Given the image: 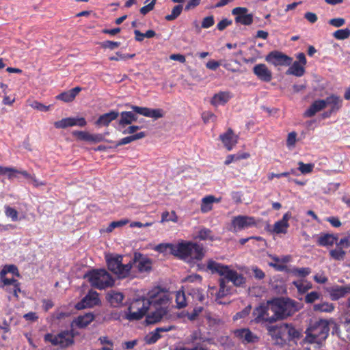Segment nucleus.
<instances>
[{
    "label": "nucleus",
    "mask_w": 350,
    "mask_h": 350,
    "mask_svg": "<svg viewBox=\"0 0 350 350\" xmlns=\"http://www.w3.org/2000/svg\"><path fill=\"white\" fill-rule=\"evenodd\" d=\"M248 10L245 7H236L232 14L235 16V22L243 25H250L253 23V14H247Z\"/></svg>",
    "instance_id": "13"
},
{
    "label": "nucleus",
    "mask_w": 350,
    "mask_h": 350,
    "mask_svg": "<svg viewBox=\"0 0 350 350\" xmlns=\"http://www.w3.org/2000/svg\"><path fill=\"white\" fill-rule=\"evenodd\" d=\"M32 108L36 109L40 111H47L49 110L51 106H46L38 101H33L29 105Z\"/></svg>",
    "instance_id": "63"
},
{
    "label": "nucleus",
    "mask_w": 350,
    "mask_h": 350,
    "mask_svg": "<svg viewBox=\"0 0 350 350\" xmlns=\"http://www.w3.org/2000/svg\"><path fill=\"white\" fill-rule=\"evenodd\" d=\"M146 135V134L145 132H139L136 134L124 137L115 144L114 148H117L119 146L125 145V144H129L133 141H135V140H137L139 139H142V138L145 137Z\"/></svg>",
    "instance_id": "36"
},
{
    "label": "nucleus",
    "mask_w": 350,
    "mask_h": 350,
    "mask_svg": "<svg viewBox=\"0 0 350 350\" xmlns=\"http://www.w3.org/2000/svg\"><path fill=\"white\" fill-rule=\"evenodd\" d=\"M191 295L194 299L196 300L203 302L204 301V295L203 293V291L200 288L193 289L191 292Z\"/></svg>",
    "instance_id": "59"
},
{
    "label": "nucleus",
    "mask_w": 350,
    "mask_h": 350,
    "mask_svg": "<svg viewBox=\"0 0 350 350\" xmlns=\"http://www.w3.org/2000/svg\"><path fill=\"white\" fill-rule=\"evenodd\" d=\"M150 296L153 301L151 306L154 310L146 316V321L147 324H154L167 314L170 299L169 294L159 287L150 291Z\"/></svg>",
    "instance_id": "2"
},
{
    "label": "nucleus",
    "mask_w": 350,
    "mask_h": 350,
    "mask_svg": "<svg viewBox=\"0 0 350 350\" xmlns=\"http://www.w3.org/2000/svg\"><path fill=\"white\" fill-rule=\"evenodd\" d=\"M94 319L92 313H86L84 315L79 316L75 321L76 325L79 328L87 327Z\"/></svg>",
    "instance_id": "33"
},
{
    "label": "nucleus",
    "mask_w": 350,
    "mask_h": 350,
    "mask_svg": "<svg viewBox=\"0 0 350 350\" xmlns=\"http://www.w3.org/2000/svg\"><path fill=\"white\" fill-rule=\"evenodd\" d=\"M119 113L116 111H111L109 113H104L98 118L95 124L97 126H108L113 120L117 119Z\"/></svg>",
    "instance_id": "27"
},
{
    "label": "nucleus",
    "mask_w": 350,
    "mask_h": 350,
    "mask_svg": "<svg viewBox=\"0 0 350 350\" xmlns=\"http://www.w3.org/2000/svg\"><path fill=\"white\" fill-rule=\"evenodd\" d=\"M325 102V106L327 105L331 107L329 114L336 112L342 106V100L339 96L336 95H331L323 100Z\"/></svg>",
    "instance_id": "29"
},
{
    "label": "nucleus",
    "mask_w": 350,
    "mask_h": 350,
    "mask_svg": "<svg viewBox=\"0 0 350 350\" xmlns=\"http://www.w3.org/2000/svg\"><path fill=\"white\" fill-rule=\"evenodd\" d=\"M177 308L180 309L187 306L186 296L183 291H178L176 295Z\"/></svg>",
    "instance_id": "42"
},
{
    "label": "nucleus",
    "mask_w": 350,
    "mask_h": 350,
    "mask_svg": "<svg viewBox=\"0 0 350 350\" xmlns=\"http://www.w3.org/2000/svg\"><path fill=\"white\" fill-rule=\"evenodd\" d=\"M129 223L128 219H121L119 221H114L109 224L106 229L107 232H111L116 228L122 227Z\"/></svg>",
    "instance_id": "45"
},
{
    "label": "nucleus",
    "mask_w": 350,
    "mask_h": 350,
    "mask_svg": "<svg viewBox=\"0 0 350 350\" xmlns=\"http://www.w3.org/2000/svg\"><path fill=\"white\" fill-rule=\"evenodd\" d=\"M251 270L252 271V272L254 273V277L256 280H262L265 278V273L262 271V270L259 269L258 267L253 266V267H252Z\"/></svg>",
    "instance_id": "62"
},
{
    "label": "nucleus",
    "mask_w": 350,
    "mask_h": 350,
    "mask_svg": "<svg viewBox=\"0 0 350 350\" xmlns=\"http://www.w3.org/2000/svg\"><path fill=\"white\" fill-rule=\"evenodd\" d=\"M269 256L273 260V262H268L269 267L278 271H283L286 269V265L280 263L281 258L271 254H269Z\"/></svg>",
    "instance_id": "38"
},
{
    "label": "nucleus",
    "mask_w": 350,
    "mask_h": 350,
    "mask_svg": "<svg viewBox=\"0 0 350 350\" xmlns=\"http://www.w3.org/2000/svg\"><path fill=\"white\" fill-rule=\"evenodd\" d=\"M5 215L10 217L12 221H16L18 219V213L16 209L9 206H5Z\"/></svg>",
    "instance_id": "51"
},
{
    "label": "nucleus",
    "mask_w": 350,
    "mask_h": 350,
    "mask_svg": "<svg viewBox=\"0 0 350 350\" xmlns=\"http://www.w3.org/2000/svg\"><path fill=\"white\" fill-rule=\"evenodd\" d=\"M81 91V88L75 87L68 91L62 92L56 96V98L65 103L72 102L75 100L77 95Z\"/></svg>",
    "instance_id": "28"
},
{
    "label": "nucleus",
    "mask_w": 350,
    "mask_h": 350,
    "mask_svg": "<svg viewBox=\"0 0 350 350\" xmlns=\"http://www.w3.org/2000/svg\"><path fill=\"white\" fill-rule=\"evenodd\" d=\"M176 247H177V244L161 243L156 246L155 250L159 252H165L169 250L170 254L176 256Z\"/></svg>",
    "instance_id": "41"
},
{
    "label": "nucleus",
    "mask_w": 350,
    "mask_h": 350,
    "mask_svg": "<svg viewBox=\"0 0 350 350\" xmlns=\"http://www.w3.org/2000/svg\"><path fill=\"white\" fill-rule=\"evenodd\" d=\"M152 303L149 291L147 297L138 298L131 302L128 308V312L126 314V318L129 321L142 319Z\"/></svg>",
    "instance_id": "6"
},
{
    "label": "nucleus",
    "mask_w": 350,
    "mask_h": 350,
    "mask_svg": "<svg viewBox=\"0 0 350 350\" xmlns=\"http://www.w3.org/2000/svg\"><path fill=\"white\" fill-rule=\"evenodd\" d=\"M291 212L286 213L282 219L276 221L273 225V231L276 234H286L289 227L288 220L291 218Z\"/></svg>",
    "instance_id": "22"
},
{
    "label": "nucleus",
    "mask_w": 350,
    "mask_h": 350,
    "mask_svg": "<svg viewBox=\"0 0 350 350\" xmlns=\"http://www.w3.org/2000/svg\"><path fill=\"white\" fill-rule=\"evenodd\" d=\"M287 323L278 325V340H286Z\"/></svg>",
    "instance_id": "54"
},
{
    "label": "nucleus",
    "mask_w": 350,
    "mask_h": 350,
    "mask_svg": "<svg viewBox=\"0 0 350 350\" xmlns=\"http://www.w3.org/2000/svg\"><path fill=\"white\" fill-rule=\"evenodd\" d=\"M267 329L269 335L273 338L278 340V325H268Z\"/></svg>",
    "instance_id": "64"
},
{
    "label": "nucleus",
    "mask_w": 350,
    "mask_h": 350,
    "mask_svg": "<svg viewBox=\"0 0 350 350\" xmlns=\"http://www.w3.org/2000/svg\"><path fill=\"white\" fill-rule=\"evenodd\" d=\"M108 269L120 278L129 275L132 268L131 261L126 265L122 264V256H116L107 258Z\"/></svg>",
    "instance_id": "8"
},
{
    "label": "nucleus",
    "mask_w": 350,
    "mask_h": 350,
    "mask_svg": "<svg viewBox=\"0 0 350 350\" xmlns=\"http://www.w3.org/2000/svg\"><path fill=\"white\" fill-rule=\"evenodd\" d=\"M265 60L277 66H290L292 64L293 58L278 51L270 52L265 57Z\"/></svg>",
    "instance_id": "12"
},
{
    "label": "nucleus",
    "mask_w": 350,
    "mask_h": 350,
    "mask_svg": "<svg viewBox=\"0 0 350 350\" xmlns=\"http://www.w3.org/2000/svg\"><path fill=\"white\" fill-rule=\"evenodd\" d=\"M321 293L317 291H312L308 293L305 297V302L307 304L314 303L320 298Z\"/></svg>",
    "instance_id": "53"
},
{
    "label": "nucleus",
    "mask_w": 350,
    "mask_h": 350,
    "mask_svg": "<svg viewBox=\"0 0 350 350\" xmlns=\"http://www.w3.org/2000/svg\"><path fill=\"white\" fill-rule=\"evenodd\" d=\"M0 280L1 282L3 283V284L1 286V287H7L9 286H13V295L18 298V293L21 291L20 288V283L18 282V280H15L14 278H7L5 275H0Z\"/></svg>",
    "instance_id": "31"
},
{
    "label": "nucleus",
    "mask_w": 350,
    "mask_h": 350,
    "mask_svg": "<svg viewBox=\"0 0 350 350\" xmlns=\"http://www.w3.org/2000/svg\"><path fill=\"white\" fill-rule=\"evenodd\" d=\"M120 45V42H113L110 40H106L104 42H102L100 43V46L103 49H110L111 50L115 49L118 47H119Z\"/></svg>",
    "instance_id": "58"
},
{
    "label": "nucleus",
    "mask_w": 350,
    "mask_h": 350,
    "mask_svg": "<svg viewBox=\"0 0 350 350\" xmlns=\"http://www.w3.org/2000/svg\"><path fill=\"white\" fill-rule=\"evenodd\" d=\"M183 5H177L174 7L170 14L166 15L165 18L166 21H171L176 19L182 12Z\"/></svg>",
    "instance_id": "43"
},
{
    "label": "nucleus",
    "mask_w": 350,
    "mask_h": 350,
    "mask_svg": "<svg viewBox=\"0 0 350 350\" xmlns=\"http://www.w3.org/2000/svg\"><path fill=\"white\" fill-rule=\"evenodd\" d=\"M131 108L134 112L146 117L154 118V120L164 116L163 110L162 109H151L135 105H133Z\"/></svg>",
    "instance_id": "15"
},
{
    "label": "nucleus",
    "mask_w": 350,
    "mask_h": 350,
    "mask_svg": "<svg viewBox=\"0 0 350 350\" xmlns=\"http://www.w3.org/2000/svg\"><path fill=\"white\" fill-rule=\"evenodd\" d=\"M198 237L201 240H214L211 230L207 228L200 230Z\"/></svg>",
    "instance_id": "50"
},
{
    "label": "nucleus",
    "mask_w": 350,
    "mask_h": 350,
    "mask_svg": "<svg viewBox=\"0 0 350 350\" xmlns=\"http://www.w3.org/2000/svg\"><path fill=\"white\" fill-rule=\"evenodd\" d=\"M72 135L76 136L78 139L90 142V133L86 131H73Z\"/></svg>",
    "instance_id": "57"
},
{
    "label": "nucleus",
    "mask_w": 350,
    "mask_h": 350,
    "mask_svg": "<svg viewBox=\"0 0 350 350\" xmlns=\"http://www.w3.org/2000/svg\"><path fill=\"white\" fill-rule=\"evenodd\" d=\"M120 116L118 124L122 126L130 124L137 119V117L132 111H123L121 113Z\"/></svg>",
    "instance_id": "34"
},
{
    "label": "nucleus",
    "mask_w": 350,
    "mask_h": 350,
    "mask_svg": "<svg viewBox=\"0 0 350 350\" xmlns=\"http://www.w3.org/2000/svg\"><path fill=\"white\" fill-rule=\"evenodd\" d=\"M329 323L326 319H320L311 321L305 333L304 343L316 344L320 347L326 340L329 332Z\"/></svg>",
    "instance_id": "3"
},
{
    "label": "nucleus",
    "mask_w": 350,
    "mask_h": 350,
    "mask_svg": "<svg viewBox=\"0 0 350 350\" xmlns=\"http://www.w3.org/2000/svg\"><path fill=\"white\" fill-rule=\"evenodd\" d=\"M219 139L224 147L230 151L237 144L239 136L234 134L231 128H229L226 133L219 135Z\"/></svg>",
    "instance_id": "19"
},
{
    "label": "nucleus",
    "mask_w": 350,
    "mask_h": 350,
    "mask_svg": "<svg viewBox=\"0 0 350 350\" xmlns=\"http://www.w3.org/2000/svg\"><path fill=\"white\" fill-rule=\"evenodd\" d=\"M205 271H210L212 274H218L221 276L219 279V290L215 293V301L221 304L220 299L230 295L232 288L228 285V282H231L236 287L242 286L246 282L245 278L243 274L238 273L232 269L231 266L226 265L213 259H208L206 262Z\"/></svg>",
    "instance_id": "1"
},
{
    "label": "nucleus",
    "mask_w": 350,
    "mask_h": 350,
    "mask_svg": "<svg viewBox=\"0 0 350 350\" xmlns=\"http://www.w3.org/2000/svg\"><path fill=\"white\" fill-rule=\"evenodd\" d=\"M276 312L273 301H267L254 308L252 312L254 321L256 323L271 324L278 321Z\"/></svg>",
    "instance_id": "5"
},
{
    "label": "nucleus",
    "mask_w": 350,
    "mask_h": 350,
    "mask_svg": "<svg viewBox=\"0 0 350 350\" xmlns=\"http://www.w3.org/2000/svg\"><path fill=\"white\" fill-rule=\"evenodd\" d=\"M124 295L113 290L109 291L106 295V299L112 307H119L122 305L124 299Z\"/></svg>",
    "instance_id": "25"
},
{
    "label": "nucleus",
    "mask_w": 350,
    "mask_h": 350,
    "mask_svg": "<svg viewBox=\"0 0 350 350\" xmlns=\"http://www.w3.org/2000/svg\"><path fill=\"white\" fill-rule=\"evenodd\" d=\"M87 122L84 118H76L70 117L55 122L54 126L57 129H66L76 125L83 127L85 126Z\"/></svg>",
    "instance_id": "17"
},
{
    "label": "nucleus",
    "mask_w": 350,
    "mask_h": 350,
    "mask_svg": "<svg viewBox=\"0 0 350 350\" xmlns=\"http://www.w3.org/2000/svg\"><path fill=\"white\" fill-rule=\"evenodd\" d=\"M99 303L98 293L96 291H90L83 299L77 304L76 307L77 309L80 310L85 308L93 307L98 305Z\"/></svg>",
    "instance_id": "16"
},
{
    "label": "nucleus",
    "mask_w": 350,
    "mask_h": 350,
    "mask_svg": "<svg viewBox=\"0 0 350 350\" xmlns=\"http://www.w3.org/2000/svg\"><path fill=\"white\" fill-rule=\"evenodd\" d=\"M44 340L51 342L53 345L65 348L73 344L74 335L69 331L62 332L57 335L46 334L44 336Z\"/></svg>",
    "instance_id": "9"
},
{
    "label": "nucleus",
    "mask_w": 350,
    "mask_h": 350,
    "mask_svg": "<svg viewBox=\"0 0 350 350\" xmlns=\"http://www.w3.org/2000/svg\"><path fill=\"white\" fill-rule=\"evenodd\" d=\"M161 338V334H159V332L155 329L145 337V340L147 344L151 345L155 343Z\"/></svg>",
    "instance_id": "44"
},
{
    "label": "nucleus",
    "mask_w": 350,
    "mask_h": 350,
    "mask_svg": "<svg viewBox=\"0 0 350 350\" xmlns=\"http://www.w3.org/2000/svg\"><path fill=\"white\" fill-rule=\"evenodd\" d=\"M92 287L104 289L113 285L114 280L105 269H93L84 275Z\"/></svg>",
    "instance_id": "7"
},
{
    "label": "nucleus",
    "mask_w": 350,
    "mask_h": 350,
    "mask_svg": "<svg viewBox=\"0 0 350 350\" xmlns=\"http://www.w3.org/2000/svg\"><path fill=\"white\" fill-rule=\"evenodd\" d=\"M234 334L243 343H254L258 341V337L247 328L236 329Z\"/></svg>",
    "instance_id": "20"
},
{
    "label": "nucleus",
    "mask_w": 350,
    "mask_h": 350,
    "mask_svg": "<svg viewBox=\"0 0 350 350\" xmlns=\"http://www.w3.org/2000/svg\"><path fill=\"white\" fill-rule=\"evenodd\" d=\"M202 306H196L193 308V311L188 314L187 317L190 321H194L196 319V318L199 316V314L202 312L203 310Z\"/></svg>",
    "instance_id": "60"
},
{
    "label": "nucleus",
    "mask_w": 350,
    "mask_h": 350,
    "mask_svg": "<svg viewBox=\"0 0 350 350\" xmlns=\"http://www.w3.org/2000/svg\"><path fill=\"white\" fill-rule=\"evenodd\" d=\"M202 118L204 124H207L209 122H215L217 120V116L210 111H204L202 113Z\"/></svg>",
    "instance_id": "52"
},
{
    "label": "nucleus",
    "mask_w": 350,
    "mask_h": 350,
    "mask_svg": "<svg viewBox=\"0 0 350 350\" xmlns=\"http://www.w3.org/2000/svg\"><path fill=\"white\" fill-rule=\"evenodd\" d=\"M232 97L228 91L219 92L215 94L211 100V104L213 106L224 105Z\"/></svg>",
    "instance_id": "23"
},
{
    "label": "nucleus",
    "mask_w": 350,
    "mask_h": 350,
    "mask_svg": "<svg viewBox=\"0 0 350 350\" xmlns=\"http://www.w3.org/2000/svg\"><path fill=\"white\" fill-rule=\"evenodd\" d=\"M256 225L255 219L252 217L239 215L232 220V226L235 231Z\"/></svg>",
    "instance_id": "14"
},
{
    "label": "nucleus",
    "mask_w": 350,
    "mask_h": 350,
    "mask_svg": "<svg viewBox=\"0 0 350 350\" xmlns=\"http://www.w3.org/2000/svg\"><path fill=\"white\" fill-rule=\"evenodd\" d=\"M325 107V102L323 100H315L310 107L304 112L305 117H312L317 112L323 109Z\"/></svg>",
    "instance_id": "32"
},
{
    "label": "nucleus",
    "mask_w": 350,
    "mask_h": 350,
    "mask_svg": "<svg viewBox=\"0 0 350 350\" xmlns=\"http://www.w3.org/2000/svg\"><path fill=\"white\" fill-rule=\"evenodd\" d=\"M175 248H176L175 256L189 262L194 260H201L205 255L202 245L191 241L178 243Z\"/></svg>",
    "instance_id": "4"
},
{
    "label": "nucleus",
    "mask_w": 350,
    "mask_h": 350,
    "mask_svg": "<svg viewBox=\"0 0 350 350\" xmlns=\"http://www.w3.org/2000/svg\"><path fill=\"white\" fill-rule=\"evenodd\" d=\"M347 293H350V285L334 286L329 291L332 300H338Z\"/></svg>",
    "instance_id": "26"
},
{
    "label": "nucleus",
    "mask_w": 350,
    "mask_h": 350,
    "mask_svg": "<svg viewBox=\"0 0 350 350\" xmlns=\"http://www.w3.org/2000/svg\"><path fill=\"white\" fill-rule=\"evenodd\" d=\"M215 21L213 16H208L203 18L202 21L201 27L207 29L214 25Z\"/></svg>",
    "instance_id": "61"
},
{
    "label": "nucleus",
    "mask_w": 350,
    "mask_h": 350,
    "mask_svg": "<svg viewBox=\"0 0 350 350\" xmlns=\"http://www.w3.org/2000/svg\"><path fill=\"white\" fill-rule=\"evenodd\" d=\"M177 220H178V217H177L175 211H172L171 213L165 211L162 213L161 222L170 221L176 222Z\"/></svg>",
    "instance_id": "48"
},
{
    "label": "nucleus",
    "mask_w": 350,
    "mask_h": 350,
    "mask_svg": "<svg viewBox=\"0 0 350 350\" xmlns=\"http://www.w3.org/2000/svg\"><path fill=\"white\" fill-rule=\"evenodd\" d=\"M338 240L337 234H322L317 239V245L323 247H330L334 243L336 245V242Z\"/></svg>",
    "instance_id": "24"
},
{
    "label": "nucleus",
    "mask_w": 350,
    "mask_h": 350,
    "mask_svg": "<svg viewBox=\"0 0 350 350\" xmlns=\"http://www.w3.org/2000/svg\"><path fill=\"white\" fill-rule=\"evenodd\" d=\"M8 273H12L17 276H19V273L17 267L14 265H5L2 270L0 271V275H6Z\"/></svg>",
    "instance_id": "46"
},
{
    "label": "nucleus",
    "mask_w": 350,
    "mask_h": 350,
    "mask_svg": "<svg viewBox=\"0 0 350 350\" xmlns=\"http://www.w3.org/2000/svg\"><path fill=\"white\" fill-rule=\"evenodd\" d=\"M334 37L338 40H345L350 36V29L348 28L338 29L333 33Z\"/></svg>",
    "instance_id": "47"
},
{
    "label": "nucleus",
    "mask_w": 350,
    "mask_h": 350,
    "mask_svg": "<svg viewBox=\"0 0 350 350\" xmlns=\"http://www.w3.org/2000/svg\"><path fill=\"white\" fill-rule=\"evenodd\" d=\"M272 301L277 312L278 321L291 316L295 311L293 302L289 299H275Z\"/></svg>",
    "instance_id": "10"
},
{
    "label": "nucleus",
    "mask_w": 350,
    "mask_h": 350,
    "mask_svg": "<svg viewBox=\"0 0 350 350\" xmlns=\"http://www.w3.org/2000/svg\"><path fill=\"white\" fill-rule=\"evenodd\" d=\"M293 284L297 288L298 292L301 294L305 293L312 287L310 282H304L303 280L293 281Z\"/></svg>",
    "instance_id": "40"
},
{
    "label": "nucleus",
    "mask_w": 350,
    "mask_h": 350,
    "mask_svg": "<svg viewBox=\"0 0 350 350\" xmlns=\"http://www.w3.org/2000/svg\"><path fill=\"white\" fill-rule=\"evenodd\" d=\"M305 73L304 65L298 62H294L291 66L286 71L287 75H292L296 77H301Z\"/></svg>",
    "instance_id": "35"
},
{
    "label": "nucleus",
    "mask_w": 350,
    "mask_h": 350,
    "mask_svg": "<svg viewBox=\"0 0 350 350\" xmlns=\"http://www.w3.org/2000/svg\"><path fill=\"white\" fill-rule=\"evenodd\" d=\"M221 200V198H216L213 196H207L202 199V203L200 206V211L203 213H208L213 209V204L218 203Z\"/></svg>",
    "instance_id": "30"
},
{
    "label": "nucleus",
    "mask_w": 350,
    "mask_h": 350,
    "mask_svg": "<svg viewBox=\"0 0 350 350\" xmlns=\"http://www.w3.org/2000/svg\"><path fill=\"white\" fill-rule=\"evenodd\" d=\"M253 72L257 77L265 82H269L272 79V72L264 64H259L254 66Z\"/></svg>",
    "instance_id": "21"
},
{
    "label": "nucleus",
    "mask_w": 350,
    "mask_h": 350,
    "mask_svg": "<svg viewBox=\"0 0 350 350\" xmlns=\"http://www.w3.org/2000/svg\"><path fill=\"white\" fill-rule=\"evenodd\" d=\"M292 273L295 276L304 278L311 273V269L309 267L295 268L293 269Z\"/></svg>",
    "instance_id": "49"
},
{
    "label": "nucleus",
    "mask_w": 350,
    "mask_h": 350,
    "mask_svg": "<svg viewBox=\"0 0 350 350\" xmlns=\"http://www.w3.org/2000/svg\"><path fill=\"white\" fill-rule=\"evenodd\" d=\"M301 337L300 330L295 329L291 324L287 323L286 340L299 339Z\"/></svg>",
    "instance_id": "37"
},
{
    "label": "nucleus",
    "mask_w": 350,
    "mask_h": 350,
    "mask_svg": "<svg viewBox=\"0 0 350 350\" xmlns=\"http://www.w3.org/2000/svg\"><path fill=\"white\" fill-rule=\"evenodd\" d=\"M132 264H135L138 271L140 272L149 271L152 267V260L144 256L140 253H135Z\"/></svg>",
    "instance_id": "18"
},
{
    "label": "nucleus",
    "mask_w": 350,
    "mask_h": 350,
    "mask_svg": "<svg viewBox=\"0 0 350 350\" xmlns=\"http://www.w3.org/2000/svg\"><path fill=\"white\" fill-rule=\"evenodd\" d=\"M334 306L332 303L322 302L320 304H314L313 306V310L315 312H331L334 310Z\"/></svg>",
    "instance_id": "39"
},
{
    "label": "nucleus",
    "mask_w": 350,
    "mask_h": 350,
    "mask_svg": "<svg viewBox=\"0 0 350 350\" xmlns=\"http://www.w3.org/2000/svg\"><path fill=\"white\" fill-rule=\"evenodd\" d=\"M252 307L250 305L246 306L244 309H243L241 311L236 313V314L234 316L233 319L237 320L239 319H243L249 315V314L251 312Z\"/></svg>",
    "instance_id": "56"
},
{
    "label": "nucleus",
    "mask_w": 350,
    "mask_h": 350,
    "mask_svg": "<svg viewBox=\"0 0 350 350\" xmlns=\"http://www.w3.org/2000/svg\"><path fill=\"white\" fill-rule=\"evenodd\" d=\"M298 165H299L298 169L302 174H308V173L311 172L314 167L313 164H311V163L305 164L301 161H299L298 163Z\"/></svg>",
    "instance_id": "55"
},
{
    "label": "nucleus",
    "mask_w": 350,
    "mask_h": 350,
    "mask_svg": "<svg viewBox=\"0 0 350 350\" xmlns=\"http://www.w3.org/2000/svg\"><path fill=\"white\" fill-rule=\"evenodd\" d=\"M349 247H350V233L338 240L336 248L330 250L329 255L334 260L342 261L347 254L345 249Z\"/></svg>",
    "instance_id": "11"
}]
</instances>
